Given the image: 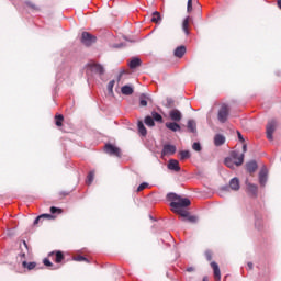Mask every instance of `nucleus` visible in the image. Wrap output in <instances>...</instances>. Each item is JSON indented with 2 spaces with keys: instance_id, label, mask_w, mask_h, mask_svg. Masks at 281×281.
Instances as JSON below:
<instances>
[{
  "instance_id": "nucleus-1",
  "label": "nucleus",
  "mask_w": 281,
  "mask_h": 281,
  "mask_svg": "<svg viewBox=\"0 0 281 281\" xmlns=\"http://www.w3.org/2000/svg\"><path fill=\"white\" fill-rule=\"evenodd\" d=\"M167 200L170 202V207L175 214L181 216L183 223H199V216L190 215V212L186 211V207H190L191 201L188 198H182L177 193H168Z\"/></svg>"
},
{
  "instance_id": "nucleus-2",
  "label": "nucleus",
  "mask_w": 281,
  "mask_h": 281,
  "mask_svg": "<svg viewBox=\"0 0 281 281\" xmlns=\"http://www.w3.org/2000/svg\"><path fill=\"white\" fill-rule=\"evenodd\" d=\"M244 162H245V154H241L238 160H234L232 156H228L224 159L225 166H227V168H231L232 170H234L236 166H243Z\"/></svg>"
},
{
  "instance_id": "nucleus-3",
  "label": "nucleus",
  "mask_w": 281,
  "mask_h": 281,
  "mask_svg": "<svg viewBox=\"0 0 281 281\" xmlns=\"http://www.w3.org/2000/svg\"><path fill=\"white\" fill-rule=\"evenodd\" d=\"M227 117H229V105L224 103L218 110L217 120L221 124H225V122H227Z\"/></svg>"
},
{
  "instance_id": "nucleus-4",
  "label": "nucleus",
  "mask_w": 281,
  "mask_h": 281,
  "mask_svg": "<svg viewBox=\"0 0 281 281\" xmlns=\"http://www.w3.org/2000/svg\"><path fill=\"white\" fill-rule=\"evenodd\" d=\"M95 41H98V37L92 35L91 33H89V32L81 33V43H82V45H86V47H91V45H93V43H95Z\"/></svg>"
},
{
  "instance_id": "nucleus-5",
  "label": "nucleus",
  "mask_w": 281,
  "mask_h": 281,
  "mask_svg": "<svg viewBox=\"0 0 281 281\" xmlns=\"http://www.w3.org/2000/svg\"><path fill=\"white\" fill-rule=\"evenodd\" d=\"M89 74H97L98 76H103L104 74V66L102 64H90L87 68V75Z\"/></svg>"
},
{
  "instance_id": "nucleus-6",
  "label": "nucleus",
  "mask_w": 281,
  "mask_h": 281,
  "mask_svg": "<svg viewBox=\"0 0 281 281\" xmlns=\"http://www.w3.org/2000/svg\"><path fill=\"white\" fill-rule=\"evenodd\" d=\"M277 124L278 122H276V120H272L267 124V127H266L267 139H269L270 142H273V133H276Z\"/></svg>"
},
{
  "instance_id": "nucleus-7",
  "label": "nucleus",
  "mask_w": 281,
  "mask_h": 281,
  "mask_svg": "<svg viewBox=\"0 0 281 281\" xmlns=\"http://www.w3.org/2000/svg\"><path fill=\"white\" fill-rule=\"evenodd\" d=\"M175 153H177V146L171 144H165L161 150V158L164 159V157L175 155Z\"/></svg>"
},
{
  "instance_id": "nucleus-8",
  "label": "nucleus",
  "mask_w": 281,
  "mask_h": 281,
  "mask_svg": "<svg viewBox=\"0 0 281 281\" xmlns=\"http://www.w3.org/2000/svg\"><path fill=\"white\" fill-rule=\"evenodd\" d=\"M104 151L106 155H113L114 157H120V147H116L115 145L108 143L104 146Z\"/></svg>"
},
{
  "instance_id": "nucleus-9",
  "label": "nucleus",
  "mask_w": 281,
  "mask_h": 281,
  "mask_svg": "<svg viewBox=\"0 0 281 281\" xmlns=\"http://www.w3.org/2000/svg\"><path fill=\"white\" fill-rule=\"evenodd\" d=\"M169 117L172 122H181V120H183V114L178 109H172L169 112Z\"/></svg>"
},
{
  "instance_id": "nucleus-10",
  "label": "nucleus",
  "mask_w": 281,
  "mask_h": 281,
  "mask_svg": "<svg viewBox=\"0 0 281 281\" xmlns=\"http://www.w3.org/2000/svg\"><path fill=\"white\" fill-rule=\"evenodd\" d=\"M268 175L269 171H267V168H262L259 172V183L262 188L267 186Z\"/></svg>"
},
{
  "instance_id": "nucleus-11",
  "label": "nucleus",
  "mask_w": 281,
  "mask_h": 281,
  "mask_svg": "<svg viewBox=\"0 0 281 281\" xmlns=\"http://www.w3.org/2000/svg\"><path fill=\"white\" fill-rule=\"evenodd\" d=\"M166 128H168L169 131H172V133H179V131H181V125H179V123H177V121L173 122H167L165 124Z\"/></svg>"
},
{
  "instance_id": "nucleus-12",
  "label": "nucleus",
  "mask_w": 281,
  "mask_h": 281,
  "mask_svg": "<svg viewBox=\"0 0 281 281\" xmlns=\"http://www.w3.org/2000/svg\"><path fill=\"white\" fill-rule=\"evenodd\" d=\"M167 167H168V170H172L173 172L181 171V167L179 166V160L170 159Z\"/></svg>"
},
{
  "instance_id": "nucleus-13",
  "label": "nucleus",
  "mask_w": 281,
  "mask_h": 281,
  "mask_svg": "<svg viewBox=\"0 0 281 281\" xmlns=\"http://www.w3.org/2000/svg\"><path fill=\"white\" fill-rule=\"evenodd\" d=\"M148 102H153L150 94L142 93L139 97V106H148Z\"/></svg>"
},
{
  "instance_id": "nucleus-14",
  "label": "nucleus",
  "mask_w": 281,
  "mask_h": 281,
  "mask_svg": "<svg viewBox=\"0 0 281 281\" xmlns=\"http://www.w3.org/2000/svg\"><path fill=\"white\" fill-rule=\"evenodd\" d=\"M229 188H231V190H234V192H238V190H240V180L236 177L231 179Z\"/></svg>"
},
{
  "instance_id": "nucleus-15",
  "label": "nucleus",
  "mask_w": 281,
  "mask_h": 281,
  "mask_svg": "<svg viewBox=\"0 0 281 281\" xmlns=\"http://www.w3.org/2000/svg\"><path fill=\"white\" fill-rule=\"evenodd\" d=\"M54 254H55V262L57 265H60V262H63V260H65V255H63V251L57 250V251L49 252L48 256H54Z\"/></svg>"
},
{
  "instance_id": "nucleus-16",
  "label": "nucleus",
  "mask_w": 281,
  "mask_h": 281,
  "mask_svg": "<svg viewBox=\"0 0 281 281\" xmlns=\"http://www.w3.org/2000/svg\"><path fill=\"white\" fill-rule=\"evenodd\" d=\"M140 66H142V59H139V57H133L128 63L130 69H137V67H140Z\"/></svg>"
},
{
  "instance_id": "nucleus-17",
  "label": "nucleus",
  "mask_w": 281,
  "mask_h": 281,
  "mask_svg": "<svg viewBox=\"0 0 281 281\" xmlns=\"http://www.w3.org/2000/svg\"><path fill=\"white\" fill-rule=\"evenodd\" d=\"M186 46H178L173 52V56H176V58H183V56H186Z\"/></svg>"
},
{
  "instance_id": "nucleus-18",
  "label": "nucleus",
  "mask_w": 281,
  "mask_h": 281,
  "mask_svg": "<svg viewBox=\"0 0 281 281\" xmlns=\"http://www.w3.org/2000/svg\"><path fill=\"white\" fill-rule=\"evenodd\" d=\"M187 128H188L189 133H193L194 135H196V121L189 120L187 122Z\"/></svg>"
},
{
  "instance_id": "nucleus-19",
  "label": "nucleus",
  "mask_w": 281,
  "mask_h": 281,
  "mask_svg": "<svg viewBox=\"0 0 281 281\" xmlns=\"http://www.w3.org/2000/svg\"><path fill=\"white\" fill-rule=\"evenodd\" d=\"M21 252L19 254L20 258H25V252L30 251V248L27 247V241L22 240L20 244Z\"/></svg>"
},
{
  "instance_id": "nucleus-20",
  "label": "nucleus",
  "mask_w": 281,
  "mask_h": 281,
  "mask_svg": "<svg viewBox=\"0 0 281 281\" xmlns=\"http://www.w3.org/2000/svg\"><path fill=\"white\" fill-rule=\"evenodd\" d=\"M137 128H138L139 135H142V137H146V135H148V131L146 130L144 122L138 121Z\"/></svg>"
},
{
  "instance_id": "nucleus-21",
  "label": "nucleus",
  "mask_w": 281,
  "mask_h": 281,
  "mask_svg": "<svg viewBox=\"0 0 281 281\" xmlns=\"http://www.w3.org/2000/svg\"><path fill=\"white\" fill-rule=\"evenodd\" d=\"M211 267L213 269L214 276L217 280H221V268H218V263L216 261L211 262Z\"/></svg>"
},
{
  "instance_id": "nucleus-22",
  "label": "nucleus",
  "mask_w": 281,
  "mask_h": 281,
  "mask_svg": "<svg viewBox=\"0 0 281 281\" xmlns=\"http://www.w3.org/2000/svg\"><path fill=\"white\" fill-rule=\"evenodd\" d=\"M151 120H154V122H158V124H164V116H161L157 111H151Z\"/></svg>"
},
{
  "instance_id": "nucleus-23",
  "label": "nucleus",
  "mask_w": 281,
  "mask_h": 281,
  "mask_svg": "<svg viewBox=\"0 0 281 281\" xmlns=\"http://www.w3.org/2000/svg\"><path fill=\"white\" fill-rule=\"evenodd\" d=\"M246 170L248 172H256V170H258V162H256L255 160L252 161H249L247 165H246Z\"/></svg>"
},
{
  "instance_id": "nucleus-24",
  "label": "nucleus",
  "mask_w": 281,
  "mask_h": 281,
  "mask_svg": "<svg viewBox=\"0 0 281 281\" xmlns=\"http://www.w3.org/2000/svg\"><path fill=\"white\" fill-rule=\"evenodd\" d=\"M133 92H134L133 87L128 85H125L121 88V93L123 95H133Z\"/></svg>"
},
{
  "instance_id": "nucleus-25",
  "label": "nucleus",
  "mask_w": 281,
  "mask_h": 281,
  "mask_svg": "<svg viewBox=\"0 0 281 281\" xmlns=\"http://www.w3.org/2000/svg\"><path fill=\"white\" fill-rule=\"evenodd\" d=\"M225 144V137L223 134H216L214 137V145L215 146H223Z\"/></svg>"
},
{
  "instance_id": "nucleus-26",
  "label": "nucleus",
  "mask_w": 281,
  "mask_h": 281,
  "mask_svg": "<svg viewBox=\"0 0 281 281\" xmlns=\"http://www.w3.org/2000/svg\"><path fill=\"white\" fill-rule=\"evenodd\" d=\"M22 267L24 269H27L29 271H32V269H36V262L34 261L27 262L26 260H24L22 261Z\"/></svg>"
},
{
  "instance_id": "nucleus-27",
  "label": "nucleus",
  "mask_w": 281,
  "mask_h": 281,
  "mask_svg": "<svg viewBox=\"0 0 281 281\" xmlns=\"http://www.w3.org/2000/svg\"><path fill=\"white\" fill-rule=\"evenodd\" d=\"M247 189H248V192L252 194V196L258 195V187L256 184L248 183Z\"/></svg>"
},
{
  "instance_id": "nucleus-28",
  "label": "nucleus",
  "mask_w": 281,
  "mask_h": 281,
  "mask_svg": "<svg viewBox=\"0 0 281 281\" xmlns=\"http://www.w3.org/2000/svg\"><path fill=\"white\" fill-rule=\"evenodd\" d=\"M43 265H45V267H50L53 271H55L56 269H60V266H54V263H52V261L48 258H45L43 260Z\"/></svg>"
},
{
  "instance_id": "nucleus-29",
  "label": "nucleus",
  "mask_w": 281,
  "mask_h": 281,
  "mask_svg": "<svg viewBox=\"0 0 281 281\" xmlns=\"http://www.w3.org/2000/svg\"><path fill=\"white\" fill-rule=\"evenodd\" d=\"M190 25V16H187L182 22V30L188 35L190 34V31L188 30V26Z\"/></svg>"
},
{
  "instance_id": "nucleus-30",
  "label": "nucleus",
  "mask_w": 281,
  "mask_h": 281,
  "mask_svg": "<svg viewBox=\"0 0 281 281\" xmlns=\"http://www.w3.org/2000/svg\"><path fill=\"white\" fill-rule=\"evenodd\" d=\"M144 123L146 124V126H149L150 128L155 126V121L150 115L145 116Z\"/></svg>"
},
{
  "instance_id": "nucleus-31",
  "label": "nucleus",
  "mask_w": 281,
  "mask_h": 281,
  "mask_svg": "<svg viewBox=\"0 0 281 281\" xmlns=\"http://www.w3.org/2000/svg\"><path fill=\"white\" fill-rule=\"evenodd\" d=\"M94 177H95V172L94 171H90L88 173L87 179H86L87 186H91V183H93Z\"/></svg>"
},
{
  "instance_id": "nucleus-32",
  "label": "nucleus",
  "mask_w": 281,
  "mask_h": 281,
  "mask_svg": "<svg viewBox=\"0 0 281 281\" xmlns=\"http://www.w3.org/2000/svg\"><path fill=\"white\" fill-rule=\"evenodd\" d=\"M255 227L256 229H262V218L258 215L255 216Z\"/></svg>"
},
{
  "instance_id": "nucleus-33",
  "label": "nucleus",
  "mask_w": 281,
  "mask_h": 281,
  "mask_svg": "<svg viewBox=\"0 0 281 281\" xmlns=\"http://www.w3.org/2000/svg\"><path fill=\"white\" fill-rule=\"evenodd\" d=\"M240 151L239 150H233L229 153V157H232L234 159V161H238V159H240Z\"/></svg>"
},
{
  "instance_id": "nucleus-34",
  "label": "nucleus",
  "mask_w": 281,
  "mask_h": 281,
  "mask_svg": "<svg viewBox=\"0 0 281 281\" xmlns=\"http://www.w3.org/2000/svg\"><path fill=\"white\" fill-rule=\"evenodd\" d=\"M158 21H161V14L158 11H155L151 16V22L157 23Z\"/></svg>"
},
{
  "instance_id": "nucleus-35",
  "label": "nucleus",
  "mask_w": 281,
  "mask_h": 281,
  "mask_svg": "<svg viewBox=\"0 0 281 281\" xmlns=\"http://www.w3.org/2000/svg\"><path fill=\"white\" fill-rule=\"evenodd\" d=\"M65 120V116L61 114H58L55 116V124L56 126H63V121Z\"/></svg>"
},
{
  "instance_id": "nucleus-36",
  "label": "nucleus",
  "mask_w": 281,
  "mask_h": 281,
  "mask_svg": "<svg viewBox=\"0 0 281 281\" xmlns=\"http://www.w3.org/2000/svg\"><path fill=\"white\" fill-rule=\"evenodd\" d=\"M192 148H193V150H195V153H201V150H203V147L201 146V143H199V142L193 143Z\"/></svg>"
},
{
  "instance_id": "nucleus-37",
  "label": "nucleus",
  "mask_w": 281,
  "mask_h": 281,
  "mask_svg": "<svg viewBox=\"0 0 281 281\" xmlns=\"http://www.w3.org/2000/svg\"><path fill=\"white\" fill-rule=\"evenodd\" d=\"M180 159H190V150H181L180 151Z\"/></svg>"
},
{
  "instance_id": "nucleus-38",
  "label": "nucleus",
  "mask_w": 281,
  "mask_h": 281,
  "mask_svg": "<svg viewBox=\"0 0 281 281\" xmlns=\"http://www.w3.org/2000/svg\"><path fill=\"white\" fill-rule=\"evenodd\" d=\"M74 260H76L77 262H89V259H87V257H85L82 255L74 257Z\"/></svg>"
},
{
  "instance_id": "nucleus-39",
  "label": "nucleus",
  "mask_w": 281,
  "mask_h": 281,
  "mask_svg": "<svg viewBox=\"0 0 281 281\" xmlns=\"http://www.w3.org/2000/svg\"><path fill=\"white\" fill-rule=\"evenodd\" d=\"M229 190H232V188L229 187V184H225L223 187L220 188V196H223V192H229Z\"/></svg>"
},
{
  "instance_id": "nucleus-40",
  "label": "nucleus",
  "mask_w": 281,
  "mask_h": 281,
  "mask_svg": "<svg viewBox=\"0 0 281 281\" xmlns=\"http://www.w3.org/2000/svg\"><path fill=\"white\" fill-rule=\"evenodd\" d=\"M50 214L52 215H54V214H63V209L56 207V206H52L50 207Z\"/></svg>"
},
{
  "instance_id": "nucleus-41",
  "label": "nucleus",
  "mask_w": 281,
  "mask_h": 281,
  "mask_svg": "<svg viewBox=\"0 0 281 281\" xmlns=\"http://www.w3.org/2000/svg\"><path fill=\"white\" fill-rule=\"evenodd\" d=\"M172 106H175V100L172 98H167L166 108L172 109Z\"/></svg>"
},
{
  "instance_id": "nucleus-42",
  "label": "nucleus",
  "mask_w": 281,
  "mask_h": 281,
  "mask_svg": "<svg viewBox=\"0 0 281 281\" xmlns=\"http://www.w3.org/2000/svg\"><path fill=\"white\" fill-rule=\"evenodd\" d=\"M113 87H115V80H111L108 83V91H109V93H113Z\"/></svg>"
},
{
  "instance_id": "nucleus-43",
  "label": "nucleus",
  "mask_w": 281,
  "mask_h": 281,
  "mask_svg": "<svg viewBox=\"0 0 281 281\" xmlns=\"http://www.w3.org/2000/svg\"><path fill=\"white\" fill-rule=\"evenodd\" d=\"M146 188H148V182H142L137 188V192H142V190H146Z\"/></svg>"
},
{
  "instance_id": "nucleus-44",
  "label": "nucleus",
  "mask_w": 281,
  "mask_h": 281,
  "mask_svg": "<svg viewBox=\"0 0 281 281\" xmlns=\"http://www.w3.org/2000/svg\"><path fill=\"white\" fill-rule=\"evenodd\" d=\"M25 4L27 5V8L38 11V7H36V4L32 3L31 1H26Z\"/></svg>"
},
{
  "instance_id": "nucleus-45",
  "label": "nucleus",
  "mask_w": 281,
  "mask_h": 281,
  "mask_svg": "<svg viewBox=\"0 0 281 281\" xmlns=\"http://www.w3.org/2000/svg\"><path fill=\"white\" fill-rule=\"evenodd\" d=\"M41 216H42V220H43V218H48L49 221H52V220L56 218L55 215H52V214H49V213L41 214Z\"/></svg>"
},
{
  "instance_id": "nucleus-46",
  "label": "nucleus",
  "mask_w": 281,
  "mask_h": 281,
  "mask_svg": "<svg viewBox=\"0 0 281 281\" xmlns=\"http://www.w3.org/2000/svg\"><path fill=\"white\" fill-rule=\"evenodd\" d=\"M187 12H192V0H188L187 2Z\"/></svg>"
},
{
  "instance_id": "nucleus-47",
  "label": "nucleus",
  "mask_w": 281,
  "mask_h": 281,
  "mask_svg": "<svg viewBox=\"0 0 281 281\" xmlns=\"http://www.w3.org/2000/svg\"><path fill=\"white\" fill-rule=\"evenodd\" d=\"M237 137H238L239 142H241V144H245V137L243 136V134L239 131H237Z\"/></svg>"
},
{
  "instance_id": "nucleus-48",
  "label": "nucleus",
  "mask_w": 281,
  "mask_h": 281,
  "mask_svg": "<svg viewBox=\"0 0 281 281\" xmlns=\"http://www.w3.org/2000/svg\"><path fill=\"white\" fill-rule=\"evenodd\" d=\"M205 258H206V260L210 262V260H212V251L206 250V251H205Z\"/></svg>"
},
{
  "instance_id": "nucleus-49",
  "label": "nucleus",
  "mask_w": 281,
  "mask_h": 281,
  "mask_svg": "<svg viewBox=\"0 0 281 281\" xmlns=\"http://www.w3.org/2000/svg\"><path fill=\"white\" fill-rule=\"evenodd\" d=\"M41 221H43V216L38 215L34 222H33V225H38V223H41Z\"/></svg>"
},
{
  "instance_id": "nucleus-50",
  "label": "nucleus",
  "mask_w": 281,
  "mask_h": 281,
  "mask_svg": "<svg viewBox=\"0 0 281 281\" xmlns=\"http://www.w3.org/2000/svg\"><path fill=\"white\" fill-rule=\"evenodd\" d=\"M247 267H248V269L251 271V269H254V262L249 261V262L247 263Z\"/></svg>"
},
{
  "instance_id": "nucleus-51",
  "label": "nucleus",
  "mask_w": 281,
  "mask_h": 281,
  "mask_svg": "<svg viewBox=\"0 0 281 281\" xmlns=\"http://www.w3.org/2000/svg\"><path fill=\"white\" fill-rule=\"evenodd\" d=\"M245 153H247V144L243 145V153H241V155H245Z\"/></svg>"
},
{
  "instance_id": "nucleus-52",
  "label": "nucleus",
  "mask_w": 281,
  "mask_h": 281,
  "mask_svg": "<svg viewBox=\"0 0 281 281\" xmlns=\"http://www.w3.org/2000/svg\"><path fill=\"white\" fill-rule=\"evenodd\" d=\"M187 271H188V273H192V271H194V267H188Z\"/></svg>"
},
{
  "instance_id": "nucleus-53",
  "label": "nucleus",
  "mask_w": 281,
  "mask_h": 281,
  "mask_svg": "<svg viewBox=\"0 0 281 281\" xmlns=\"http://www.w3.org/2000/svg\"><path fill=\"white\" fill-rule=\"evenodd\" d=\"M124 74H126V70H121V72L119 75V80H120V78H122V76H124Z\"/></svg>"
},
{
  "instance_id": "nucleus-54",
  "label": "nucleus",
  "mask_w": 281,
  "mask_h": 281,
  "mask_svg": "<svg viewBox=\"0 0 281 281\" xmlns=\"http://www.w3.org/2000/svg\"><path fill=\"white\" fill-rule=\"evenodd\" d=\"M60 194H61V196H68L69 192H67V191H61Z\"/></svg>"
},
{
  "instance_id": "nucleus-55",
  "label": "nucleus",
  "mask_w": 281,
  "mask_h": 281,
  "mask_svg": "<svg viewBox=\"0 0 281 281\" xmlns=\"http://www.w3.org/2000/svg\"><path fill=\"white\" fill-rule=\"evenodd\" d=\"M116 47H124V43L119 44Z\"/></svg>"
},
{
  "instance_id": "nucleus-56",
  "label": "nucleus",
  "mask_w": 281,
  "mask_h": 281,
  "mask_svg": "<svg viewBox=\"0 0 281 281\" xmlns=\"http://www.w3.org/2000/svg\"><path fill=\"white\" fill-rule=\"evenodd\" d=\"M202 281H209L207 277H203Z\"/></svg>"
},
{
  "instance_id": "nucleus-57",
  "label": "nucleus",
  "mask_w": 281,
  "mask_h": 281,
  "mask_svg": "<svg viewBox=\"0 0 281 281\" xmlns=\"http://www.w3.org/2000/svg\"><path fill=\"white\" fill-rule=\"evenodd\" d=\"M57 78H60V72L57 74Z\"/></svg>"
}]
</instances>
